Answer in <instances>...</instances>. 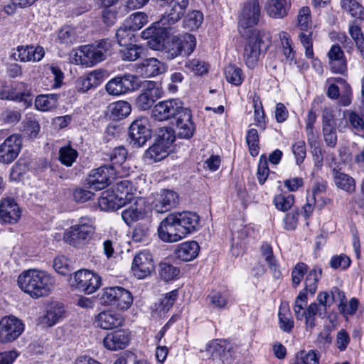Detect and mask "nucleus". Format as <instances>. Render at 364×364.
I'll list each match as a JSON object with an SVG mask.
<instances>
[{
  "instance_id": "obj_5",
  "label": "nucleus",
  "mask_w": 364,
  "mask_h": 364,
  "mask_svg": "<svg viewBox=\"0 0 364 364\" xmlns=\"http://www.w3.org/2000/svg\"><path fill=\"white\" fill-rule=\"evenodd\" d=\"M100 303L118 310H127L133 303V296L129 291L121 287L105 288L100 297Z\"/></svg>"
},
{
  "instance_id": "obj_28",
  "label": "nucleus",
  "mask_w": 364,
  "mask_h": 364,
  "mask_svg": "<svg viewBox=\"0 0 364 364\" xmlns=\"http://www.w3.org/2000/svg\"><path fill=\"white\" fill-rule=\"evenodd\" d=\"M343 299V291L337 287H334L331 293L328 291H321L318 294L316 305L318 307V313L317 315L321 316L322 314L326 313L328 308L331 306L333 302Z\"/></svg>"
},
{
  "instance_id": "obj_52",
  "label": "nucleus",
  "mask_w": 364,
  "mask_h": 364,
  "mask_svg": "<svg viewBox=\"0 0 364 364\" xmlns=\"http://www.w3.org/2000/svg\"><path fill=\"white\" fill-rule=\"evenodd\" d=\"M159 272L162 279L168 282L178 277L180 269L169 263L161 262L159 264Z\"/></svg>"
},
{
  "instance_id": "obj_62",
  "label": "nucleus",
  "mask_w": 364,
  "mask_h": 364,
  "mask_svg": "<svg viewBox=\"0 0 364 364\" xmlns=\"http://www.w3.org/2000/svg\"><path fill=\"white\" fill-rule=\"evenodd\" d=\"M312 31H302L299 34L301 43L305 49V55L308 58H314L313 42H312Z\"/></svg>"
},
{
  "instance_id": "obj_45",
  "label": "nucleus",
  "mask_w": 364,
  "mask_h": 364,
  "mask_svg": "<svg viewBox=\"0 0 364 364\" xmlns=\"http://www.w3.org/2000/svg\"><path fill=\"white\" fill-rule=\"evenodd\" d=\"M322 275V269L318 266L314 267L307 274L305 279L304 291L310 293L311 295L316 291L318 282Z\"/></svg>"
},
{
  "instance_id": "obj_17",
  "label": "nucleus",
  "mask_w": 364,
  "mask_h": 364,
  "mask_svg": "<svg viewBox=\"0 0 364 364\" xmlns=\"http://www.w3.org/2000/svg\"><path fill=\"white\" fill-rule=\"evenodd\" d=\"M168 28H169L168 26H162L159 21L144 30L141 36L142 38L148 40L147 44L150 48L154 50H159L164 46V41L167 37L166 30Z\"/></svg>"
},
{
  "instance_id": "obj_35",
  "label": "nucleus",
  "mask_w": 364,
  "mask_h": 364,
  "mask_svg": "<svg viewBox=\"0 0 364 364\" xmlns=\"http://www.w3.org/2000/svg\"><path fill=\"white\" fill-rule=\"evenodd\" d=\"M332 175L338 188L348 193H353L355 191V181L353 177L336 168L332 170Z\"/></svg>"
},
{
  "instance_id": "obj_43",
  "label": "nucleus",
  "mask_w": 364,
  "mask_h": 364,
  "mask_svg": "<svg viewBox=\"0 0 364 364\" xmlns=\"http://www.w3.org/2000/svg\"><path fill=\"white\" fill-rule=\"evenodd\" d=\"M341 6L352 18L364 20V7L355 0H341Z\"/></svg>"
},
{
  "instance_id": "obj_42",
  "label": "nucleus",
  "mask_w": 364,
  "mask_h": 364,
  "mask_svg": "<svg viewBox=\"0 0 364 364\" xmlns=\"http://www.w3.org/2000/svg\"><path fill=\"white\" fill-rule=\"evenodd\" d=\"M110 117L113 119H122L127 117L132 110L131 105L126 101H117L108 107Z\"/></svg>"
},
{
  "instance_id": "obj_3",
  "label": "nucleus",
  "mask_w": 364,
  "mask_h": 364,
  "mask_svg": "<svg viewBox=\"0 0 364 364\" xmlns=\"http://www.w3.org/2000/svg\"><path fill=\"white\" fill-rule=\"evenodd\" d=\"M111 43L103 39L95 45H85L75 53L73 60L77 65L91 67L104 60L110 53Z\"/></svg>"
},
{
  "instance_id": "obj_29",
  "label": "nucleus",
  "mask_w": 364,
  "mask_h": 364,
  "mask_svg": "<svg viewBox=\"0 0 364 364\" xmlns=\"http://www.w3.org/2000/svg\"><path fill=\"white\" fill-rule=\"evenodd\" d=\"M21 215L18 204L12 198L2 200L0 203V220L4 223L17 222Z\"/></svg>"
},
{
  "instance_id": "obj_12",
  "label": "nucleus",
  "mask_w": 364,
  "mask_h": 364,
  "mask_svg": "<svg viewBox=\"0 0 364 364\" xmlns=\"http://www.w3.org/2000/svg\"><path fill=\"white\" fill-rule=\"evenodd\" d=\"M118 170L113 166L104 165L91 171L87 178L89 188L100 191L108 186L117 178Z\"/></svg>"
},
{
  "instance_id": "obj_55",
  "label": "nucleus",
  "mask_w": 364,
  "mask_h": 364,
  "mask_svg": "<svg viewBox=\"0 0 364 364\" xmlns=\"http://www.w3.org/2000/svg\"><path fill=\"white\" fill-rule=\"evenodd\" d=\"M338 304V309L341 314L344 316L353 315L355 314L358 307V300L356 298L350 299L349 303L347 304V300L343 293V299L339 300Z\"/></svg>"
},
{
  "instance_id": "obj_15",
  "label": "nucleus",
  "mask_w": 364,
  "mask_h": 364,
  "mask_svg": "<svg viewBox=\"0 0 364 364\" xmlns=\"http://www.w3.org/2000/svg\"><path fill=\"white\" fill-rule=\"evenodd\" d=\"M157 232L159 237L165 242H176L183 238L173 213L161 220Z\"/></svg>"
},
{
  "instance_id": "obj_36",
  "label": "nucleus",
  "mask_w": 364,
  "mask_h": 364,
  "mask_svg": "<svg viewBox=\"0 0 364 364\" xmlns=\"http://www.w3.org/2000/svg\"><path fill=\"white\" fill-rule=\"evenodd\" d=\"M64 313V307L61 304H52L48 307L46 314L41 318V323L51 327L63 318Z\"/></svg>"
},
{
  "instance_id": "obj_10",
  "label": "nucleus",
  "mask_w": 364,
  "mask_h": 364,
  "mask_svg": "<svg viewBox=\"0 0 364 364\" xmlns=\"http://www.w3.org/2000/svg\"><path fill=\"white\" fill-rule=\"evenodd\" d=\"M206 351L213 360L218 359L223 364H239L234 348L225 340H213L206 346Z\"/></svg>"
},
{
  "instance_id": "obj_38",
  "label": "nucleus",
  "mask_w": 364,
  "mask_h": 364,
  "mask_svg": "<svg viewBox=\"0 0 364 364\" xmlns=\"http://www.w3.org/2000/svg\"><path fill=\"white\" fill-rule=\"evenodd\" d=\"M170 149L155 141L144 154V160L147 163L157 162L165 159Z\"/></svg>"
},
{
  "instance_id": "obj_16",
  "label": "nucleus",
  "mask_w": 364,
  "mask_h": 364,
  "mask_svg": "<svg viewBox=\"0 0 364 364\" xmlns=\"http://www.w3.org/2000/svg\"><path fill=\"white\" fill-rule=\"evenodd\" d=\"M162 97V91L154 81H146L141 92L136 98V105L140 110L149 109Z\"/></svg>"
},
{
  "instance_id": "obj_57",
  "label": "nucleus",
  "mask_w": 364,
  "mask_h": 364,
  "mask_svg": "<svg viewBox=\"0 0 364 364\" xmlns=\"http://www.w3.org/2000/svg\"><path fill=\"white\" fill-rule=\"evenodd\" d=\"M273 203L278 210L286 212L289 210L294 203V196L291 194H279L274 196Z\"/></svg>"
},
{
  "instance_id": "obj_23",
  "label": "nucleus",
  "mask_w": 364,
  "mask_h": 364,
  "mask_svg": "<svg viewBox=\"0 0 364 364\" xmlns=\"http://www.w3.org/2000/svg\"><path fill=\"white\" fill-rule=\"evenodd\" d=\"M183 238L189 234L198 231L200 228V218L193 212L183 211L173 213Z\"/></svg>"
},
{
  "instance_id": "obj_58",
  "label": "nucleus",
  "mask_w": 364,
  "mask_h": 364,
  "mask_svg": "<svg viewBox=\"0 0 364 364\" xmlns=\"http://www.w3.org/2000/svg\"><path fill=\"white\" fill-rule=\"evenodd\" d=\"M246 142L249 146L250 154L252 156H256L259 154V135L255 129H250L247 131L246 135Z\"/></svg>"
},
{
  "instance_id": "obj_1",
  "label": "nucleus",
  "mask_w": 364,
  "mask_h": 364,
  "mask_svg": "<svg viewBox=\"0 0 364 364\" xmlns=\"http://www.w3.org/2000/svg\"><path fill=\"white\" fill-rule=\"evenodd\" d=\"M20 289L32 298L48 296L54 287L55 280L48 272L36 269L22 272L18 277Z\"/></svg>"
},
{
  "instance_id": "obj_44",
  "label": "nucleus",
  "mask_w": 364,
  "mask_h": 364,
  "mask_svg": "<svg viewBox=\"0 0 364 364\" xmlns=\"http://www.w3.org/2000/svg\"><path fill=\"white\" fill-rule=\"evenodd\" d=\"M262 256L264 257L265 261L267 262L269 267L275 279H279L281 276V272L279 269L278 264L274 257L272 248L268 243H264L260 247Z\"/></svg>"
},
{
  "instance_id": "obj_26",
  "label": "nucleus",
  "mask_w": 364,
  "mask_h": 364,
  "mask_svg": "<svg viewBox=\"0 0 364 364\" xmlns=\"http://www.w3.org/2000/svg\"><path fill=\"white\" fill-rule=\"evenodd\" d=\"M146 213L144 201L142 199H137L122 210V218L130 226L134 223L144 219Z\"/></svg>"
},
{
  "instance_id": "obj_8",
  "label": "nucleus",
  "mask_w": 364,
  "mask_h": 364,
  "mask_svg": "<svg viewBox=\"0 0 364 364\" xmlns=\"http://www.w3.org/2000/svg\"><path fill=\"white\" fill-rule=\"evenodd\" d=\"M262 17L259 0H248L244 3L238 16V29L241 34L245 30L258 24Z\"/></svg>"
},
{
  "instance_id": "obj_32",
  "label": "nucleus",
  "mask_w": 364,
  "mask_h": 364,
  "mask_svg": "<svg viewBox=\"0 0 364 364\" xmlns=\"http://www.w3.org/2000/svg\"><path fill=\"white\" fill-rule=\"evenodd\" d=\"M104 75L100 70H94L86 76L80 77L76 81V88L80 92H86L92 87L100 85L103 81Z\"/></svg>"
},
{
  "instance_id": "obj_40",
  "label": "nucleus",
  "mask_w": 364,
  "mask_h": 364,
  "mask_svg": "<svg viewBox=\"0 0 364 364\" xmlns=\"http://www.w3.org/2000/svg\"><path fill=\"white\" fill-rule=\"evenodd\" d=\"M343 116L348 120L350 129L355 134L364 138V120L355 112L345 110Z\"/></svg>"
},
{
  "instance_id": "obj_18",
  "label": "nucleus",
  "mask_w": 364,
  "mask_h": 364,
  "mask_svg": "<svg viewBox=\"0 0 364 364\" xmlns=\"http://www.w3.org/2000/svg\"><path fill=\"white\" fill-rule=\"evenodd\" d=\"M154 269L152 255L149 252L141 251L134 256L131 271L135 277L144 279L151 274Z\"/></svg>"
},
{
  "instance_id": "obj_46",
  "label": "nucleus",
  "mask_w": 364,
  "mask_h": 364,
  "mask_svg": "<svg viewBox=\"0 0 364 364\" xmlns=\"http://www.w3.org/2000/svg\"><path fill=\"white\" fill-rule=\"evenodd\" d=\"M144 48L132 43L127 46H122L119 50V55L123 60L134 61L144 53Z\"/></svg>"
},
{
  "instance_id": "obj_25",
  "label": "nucleus",
  "mask_w": 364,
  "mask_h": 364,
  "mask_svg": "<svg viewBox=\"0 0 364 364\" xmlns=\"http://www.w3.org/2000/svg\"><path fill=\"white\" fill-rule=\"evenodd\" d=\"M129 341V331L125 329H119L107 333L103 340V343L107 349L116 351L125 348Z\"/></svg>"
},
{
  "instance_id": "obj_63",
  "label": "nucleus",
  "mask_w": 364,
  "mask_h": 364,
  "mask_svg": "<svg viewBox=\"0 0 364 364\" xmlns=\"http://www.w3.org/2000/svg\"><path fill=\"white\" fill-rule=\"evenodd\" d=\"M127 151L123 146L115 148L110 154L109 159L112 162L108 166H113L116 170L125 161L127 158Z\"/></svg>"
},
{
  "instance_id": "obj_61",
  "label": "nucleus",
  "mask_w": 364,
  "mask_h": 364,
  "mask_svg": "<svg viewBox=\"0 0 364 364\" xmlns=\"http://www.w3.org/2000/svg\"><path fill=\"white\" fill-rule=\"evenodd\" d=\"M203 14L200 11H193L184 19L186 26L191 30L197 29L203 23Z\"/></svg>"
},
{
  "instance_id": "obj_4",
  "label": "nucleus",
  "mask_w": 364,
  "mask_h": 364,
  "mask_svg": "<svg viewBox=\"0 0 364 364\" xmlns=\"http://www.w3.org/2000/svg\"><path fill=\"white\" fill-rule=\"evenodd\" d=\"M270 43V35L265 30H255L244 48L243 58L249 68H254L259 60L262 46L265 48Z\"/></svg>"
},
{
  "instance_id": "obj_19",
  "label": "nucleus",
  "mask_w": 364,
  "mask_h": 364,
  "mask_svg": "<svg viewBox=\"0 0 364 364\" xmlns=\"http://www.w3.org/2000/svg\"><path fill=\"white\" fill-rule=\"evenodd\" d=\"M21 144V137L18 134H15L7 137L0 145V162L11 163L18 156Z\"/></svg>"
},
{
  "instance_id": "obj_6",
  "label": "nucleus",
  "mask_w": 364,
  "mask_h": 364,
  "mask_svg": "<svg viewBox=\"0 0 364 364\" xmlns=\"http://www.w3.org/2000/svg\"><path fill=\"white\" fill-rule=\"evenodd\" d=\"M306 304V291L303 290L296 296L293 310L296 318L299 321L304 319L306 330L311 332L316 326V316L318 313V307L316 305V302H313L304 309Z\"/></svg>"
},
{
  "instance_id": "obj_64",
  "label": "nucleus",
  "mask_w": 364,
  "mask_h": 364,
  "mask_svg": "<svg viewBox=\"0 0 364 364\" xmlns=\"http://www.w3.org/2000/svg\"><path fill=\"white\" fill-rule=\"evenodd\" d=\"M292 364H319V356L315 350H310L304 356L296 357Z\"/></svg>"
},
{
  "instance_id": "obj_47",
  "label": "nucleus",
  "mask_w": 364,
  "mask_h": 364,
  "mask_svg": "<svg viewBox=\"0 0 364 364\" xmlns=\"http://www.w3.org/2000/svg\"><path fill=\"white\" fill-rule=\"evenodd\" d=\"M210 303L215 308L225 309L229 302L230 294L228 291H213L208 296Z\"/></svg>"
},
{
  "instance_id": "obj_2",
  "label": "nucleus",
  "mask_w": 364,
  "mask_h": 364,
  "mask_svg": "<svg viewBox=\"0 0 364 364\" xmlns=\"http://www.w3.org/2000/svg\"><path fill=\"white\" fill-rule=\"evenodd\" d=\"M96 229L94 217L82 216L77 220L75 223L64 231L63 238L68 245L82 249L93 240Z\"/></svg>"
},
{
  "instance_id": "obj_21",
  "label": "nucleus",
  "mask_w": 364,
  "mask_h": 364,
  "mask_svg": "<svg viewBox=\"0 0 364 364\" xmlns=\"http://www.w3.org/2000/svg\"><path fill=\"white\" fill-rule=\"evenodd\" d=\"M152 205L154 210L159 213H166L176 207L178 203V195L173 191L161 190L154 196Z\"/></svg>"
},
{
  "instance_id": "obj_39",
  "label": "nucleus",
  "mask_w": 364,
  "mask_h": 364,
  "mask_svg": "<svg viewBox=\"0 0 364 364\" xmlns=\"http://www.w3.org/2000/svg\"><path fill=\"white\" fill-rule=\"evenodd\" d=\"M25 87V84L21 82L18 85L17 89L19 90L16 93L11 95H6L4 92L0 93V99H10L16 101H19L23 103L25 107H28L32 104L33 97L30 89H25L23 92L21 91V88Z\"/></svg>"
},
{
  "instance_id": "obj_22",
  "label": "nucleus",
  "mask_w": 364,
  "mask_h": 364,
  "mask_svg": "<svg viewBox=\"0 0 364 364\" xmlns=\"http://www.w3.org/2000/svg\"><path fill=\"white\" fill-rule=\"evenodd\" d=\"M129 136L134 145L137 147L144 146L151 136L147 119H138L134 121L129 126Z\"/></svg>"
},
{
  "instance_id": "obj_11",
  "label": "nucleus",
  "mask_w": 364,
  "mask_h": 364,
  "mask_svg": "<svg viewBox=\"0 0 364 364\" xmlns=\"http://www.w3.org/2000/svg\"><path fill=\"white\" fill-rule=\"evenodd\" d=\"M186 107L179 99H171L158 102L151 110V117L158 121L176 119Z\"/></svg>"
},
{
  "instance_id": "obj_59",
  "label": "nucleus",
  "mask_w": 364,
  "mask_h": 364,
  "mask_svg": "<svg viewBox=\"0 0 364 364\" xmlns=\"http://www.w3.org/2000/svg\"><path fill=\"white\" fill-rule=\"evenodd\" d=\"M178 296L177 289H174L163 296L160 299L158 309L160 312H167L173 306Z\"/></svg>"
},
{
  "instance_id": "obj_34",
  "label": "nucleus",
  "mask_w": 364,
  "mask_h": 364,
  "mask_svg": "<svg viewBox=\"0 0 364 364\" xmlns=\"http://www.w3.org/2000/svg\"><path fill=\"white\" fill-rule=\"evenodd\" d=\"M164 70V64L155 58L145 59L138 65V72L144 77L156 76Z\"/></svg>"
},
{
  "instance_id": "obj_41",
  "label": "nucleus",
  "mask_w": 364,
  "mask_h": 364,
  "mask_svg": "<svg viewBox=\"0 0 364 364\" xmlns=\"http://www.w3.org/2000/svg\"><path fill=\"white\" fill-rule=\"evenodd\" d=\"M58 100L57 94L41 95L36 98L35 107L40 111H48L57 107Z\"/></svg>"
},
{
  "instance_id": "obj_49",
  "label": "nucleus",
  "mask_w": 364,
  "mask_h": 364,
  "mask_svg": "<svg viewBox=\"0 0 364 364\" xmlns=\"http://www.w3.org/2000/svg\"><path fill=\"white\" fill-rule=\"evenodd\" d=\"M175 138L174 130L171 128L164 127L159 129L156 141L171 149V145L175 141Z\"/></svg>"
},
{
  "instance_id": "obj_7",
  "label": "nucleus",
  "mask_w": 364,
  "mask_h": 364,
  "mask_svg": "<svg viewBox=\"0 0 364 364\" xmlns=\"http://www.w3.org/2000/svg\"><path fill=\"white\" fill-rule=\"evenodd\" d=\"M196 44L195 36L190 33L173 36L168 42L166 57L168 59H173L178 55L188 56L193 53Z\"/></svg>"
},
{
  "instance_id": "obj_50",
  "label": "nucleus",
  "mask_w": 364,
  "mask_h": 364,
  "mask_svg": "<svg viewBox=\"0 0 364 364\" xmlns=\"http://www.w3.org/2000/svg\"><path fill=\"white\" fill-rule=\"evenodd\" d=\"M132 183L127 179L122 180L116 183L114 192L122 200L127 201L131 199L133 194Z\"/></svg>"
},
{
  "instance_id": "obj_27",
  "label": "nucleus",
  "mask_w": 364,
  "mask_h": 364,
  "mask_svg": "<svg viewBox=\"0 0 364 364\" xmlns=\"http://www.w3.org/2000/svg\"><path fill=\"white\" fill-rule=\"evenodd\" d=\"M329 65L332 72L344 74L347 71V60L341 48L337 45H333L328 53Z\"/></svg>"
},
{
  "instance_id": "obj_56",
  "label": "nucleus",
  "mask_w": 364,
  "mask_h": 364,
  "mask_svg": "<svg viewBox=\"0 0 364 364\" xmlns=\"http://www.w3.org/2000/svg\"><path fill=\"white\" fill-rule=\"evenodd\" d=\"M115 35L120 46H127L132 42L134 38V32L131 28L125 26L124 23L117 30Z\"/></svg>"
},
{
  "instance_id": "obj_31",
  "label": "nucleus",
  "mask_w": 364,
  "mask_h": 364,
  "mask_svg": "<svg viewBox=\"0 0 364 364\" xmlns=\"http://www.w3.org/2000/svg\"><path fill=\"white\" fill-rule=\"evenodd\" d=\"M123 321L124 319L120 315L109 311H104L96 316L95 323L101 328L112 329L121 326Z\"/></svg>"
},
{
  "instance_id": "obj_13",
  "label": "nucleus",
  "mask_w": 364,
  "mask_h": 364,
  "mask_svg": "<svg viewBox=\"0 0 364 364\" xmlns=\"http://www.w3.org/2000/svg\"><path fill=\"white\" fill-rule=\"evenodd\" d=\"M139 87L140 83L136 76L125 74L109 80L105 88L109 95L118 96L135 90Z\"/></svg>"
},
{
  "instance_id": "obj_24",
  "label": "nucleus",
  "mask_w": 364,
  "mask_h": 364,
  "mask_svg": "<svg viewBox=\"0 0 364 364\" xmlns=\"http://www.w3.org/2000/svg\"><path fill=\"white\" fill-rule=\"evenodd\" d=\"M177 136L181 139H191L196 131L190 109L186 107L176 119Z\"/></svg>"
},
{
  "instance_id": "obj_53",
  "label": "nucleus",
  "mask_w": 364,
  "mask_h": 364,
  "mask_svg": "<svg viewBox=\"0 0 364 364\" xmlns=\"http://www.w3.org/2000/svg\"><path fill=\"white\" fill-rule=\"evenodd\" d=\"M77 151L70 146L61 147L59 150V160L65 166L73 165L77 157Z\"/></svg>"
},
{
  "instance_id": "obj_33",
  "label": "nucleus",
  "mask_w": 364,
  "mask_h": 364,
  "mask_svg": "<svg viewBox=\"0 0 364 364\" xmlns=\"http://www.w3.org/2000/svg\"><path fill=\"white\" fill-rule=\"evenodd\" d=\"M199 250L200 247L197 242L188 241L178 245L174 250V255L178 259L183 262H188L196 258Z\"/></svg>"
},
{
  "instance_id": "obj_51",
  "label": "nucleus",
  "mask_w": 364,
  "mask_h": 364,
  "mask_svg": "<svg viewBox=\"0 0 364 364\" xmlns=\"http://www.w3.org/2000/svg\"><path fill=\"white\" fill-rule=\"evenodd\" d=\"M297 26L302 31H309L311 28V11L307 6H303L297 15Z\"/></svg>"
},
{
  "instance_id": "obj_37",
  "label": "nucleus",
  "mask_w": 364,
  "mask_h": 364,
  "mask_svg": "<svg viewBox=\"0 0 364 364\" xmlns=\"http://www.w3.org/2000/svg\"><path fill=\"white\" fill-rule=\"evenodd\" d=\"M125 204V201L122 200L114 191H105L99 198V205L105 210H117Z\"/></svg>"
},
{
  "instance_id": "obj_48",
  "label": "nucleus",
  "mask_w": 364,
  "mask_h": 364,
  "mask_svg": "<svg viewBox=\"0 0 364 364\" xmlns=\"http://www.w3.org/2000/svg\"><path fill=\"white\" fill-rule=\"evenodd\" d=\"M146 22L147 16L142 12L134 13L124 21L125 26L131 28L134 32L141 29Z\"/></svg>"
},
{
  "instance_id": "obj_14",
  "label": "nucleus",
  "mask_w": 364,
  "mask_h": 364,
  "mask_svg": "<svg viewBox=\"0 0 364 364\" xmlns=\"http://www.w3.org/2000/svg\"><path fill=\"white\" fill-rule=\"evenodd\" d=\"M24 330L22 321L14 316L0 320V343H7L17 339Z\"/></svg>"
},
{
  "instance_id": "obj_9",
  "label": "nucleus",
  "mask_w": 364,
  "mask_h": 364,
  "mask_svg": "<svg viewBox=\"0 0 364 364\" xmlns=\"http://www.w3.org/2000/svg\"><path fill=\"white\" fill-rule=\"evenodd\" d=\"M73 287L87 294L95 292L102 286L101 277L98 274L85 269L75 272L73 274Z\"/></svg>"
},
{
  "instance_id": "obj_30",
  "label": "nucleus",
  "mask_w": 364,
  "mask_h": 364,
  "mask_svg": "<svg viewBox=\"0 0 364 364\" xmlns=\"http://www.w3.org/2000/svg\"><path fill=\"white\" fill-rule=\"evenodd\" d=\"M264 9L270 18L282 19L287 16L290 4L287 0H267Z\"/></svg>"
},
{
  "instance_id": "obj_20",
  "label": "nucleus",
  "mask_w": 364,
  "mask_h": 364,
  "mask_svg": "<svg viewBox=\"0 0 364 364\" xmlns=\"http://www.w3.org/2000/svg\"><path fill=\"white\" fill-rule=\"evenodd\" d=\"M188 5V0H171L168 3V9L160 19V23L168 28L176 23L183 16Z\"/></svg>"
},
{
  "instance_id": "obj_54",
  "label": "nucleus",
  "mask_w": 364,
  "mask_h": 364,
  "mask_svg": "<svg viewBox=\"0 0 364 364\" xmlns=\"http://www.w3.org/2000/svg\"><path fill=\"white\" fill-rule=\"evenodd\" d=\"M227 81L234 85H240L243 81L242 71L235 65H230L225 69Z\"/></svg>"
},
{
  "instance_id": "obj_60",
  "label": "nucleus",
  "mask_w": 364,
  "mask_h": 364,
  "mask_svg": "<svg viewBox=\"0 0 364 364\" xmlns=\"http://www.w3.org/2000/svg\"><path fill=\"white\" fill-rule=\"evenodd\" d=\"M349 33L364 59V36L360 28L356 25H351L349 28Z\"/></svg>"
}]
</instances>
